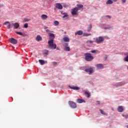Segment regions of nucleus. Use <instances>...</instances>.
<instances>
[{
  "label": "nucleus",
  "mask_w": 128,
  "mask_h": 128,
  "mask_svg": "<svg viewBox=\"0 0 128 128\" xmlns=\"http://www.w3.org/2000/svg\"><path fill=\"white\" fill-rule=\"evenodd\" d=\"M48 48L52 50H56V44L54 43L53 39H50L48 40Z\"/></svg>",
  "instance_id": "f257e3e1"
},
{
  "label": "nucleus",
  "mask_w": 128,
  "mask_h": 128,
  "mask_svg": "<svg viewBox=\"0 0 128 128\" xmlns=\"http://www.w3.org/2000/svg\"><path fill=\"white\" fill-rule=\"evenodd\" d=\"M85 60L87 62H92L94 60V57L90 53H86L85 54Z\"/></svg>",
  "instance_id": "f03ea898"
},
{
  "label": "nucleus",
  "mask_w": 128,
  "mask_h": 128,
  "mask_svg": "<svg viewBox=\"0 0 128 128\" xmlns=\"http://www.w3.org/2000/svg\"><path fill=\"white\" fill-rule=\"evenodd\" d=\"M78 10H80V8L78 7L73 8L72 11V16H76Z\"/></svg>",
  "instance_id": "7ed1b4c3"
},
{
  "label": "nucleus",
  "mask_w": 128,
  "mask_h": 128,
  "mask_svg": "<svg viewBox=\"0 0 128 128\" xmlns=\"http://www.w3.org/2000/svg\"><path fill=\"white\" fill-rule=\"evenodd\" d=\"M68 104L70 108H76V104L74 102L69 101Z\"/></svg>",
  "instance_id": "20e7f679"
},
{
  "label": "nucleus",
  "mask_w": 128,
  "mask_h": 128,
  "mask_svg": "<svg viewBox=\"0 0 128 128\" xmlns=\"http://www.w3.org/2000/svg\"><path fill=\"white\" fill-rule=\"evenodd\" d=\"M104 40V38L102 36H99L98 38H96V44H100Z\"/></svg>",
  "instance_id": "39448f33"
},
{
  "label": "nucleus",
  "mask_w": 128,
  "mask_h": 128,
  "mask_svg": "<svg viewBox=\"0 0 128 128\" xmlns=\"http://www.w3.org/2000/svg\"><path fill=\"white\" fill-rule=\"evenodd\" d=\"M9 40L11 44H18V40L14 38H10Z\"/></svg>",
  "instance_id": "423d86ee"
},
{
  "label": "nucleus",
  "mask_w": 128,
  "mask_h": 128,
  "mask_svg": "<svg viewBox=\"0 0 128 128\" xmlns=\"http://www.w3.org/2000/svg\"><path fill=\"white\" fill-rule=\"evenodd\" d=\"M12 26L14 29L16 30V28H20V24L18 22L13 23L12 24Z\"/></svg>",
  "instance_id": "0eeeda50"
},
{
  "label": "nucleus",
  "mask_w": 128,
  "mask_h": 128,
  "mask_svg": "<svg viewBox=\"0 0 128 128\" xmlns=\"http://www.w3.org/2000/svg\"><path fill=\"white\" fill-rule=\"evenodd\" d=\"M56 8L58 10H62V6L60 3H56Z\"/></svg>",
  "instance_id": "6e6552de"
},
{
  "label": "nucleus",
  "mask_w": 128,
  "mask_h": 128,
  "mask_svg": "<svg viewBox=\"0 0 128 128\" xmlns=\"http://www.w3.org/2000/svg\"><path fill=\"white\" fill-rule=\"evenodd\" d=\"M86 72H88L89 74H92L94 72V70L92 68H87L85 70Z\"/></svg>",
  "instance_id": "1a4fd4ad"
},
{
  "label": "nucleus",
  "mask_w": 128,
  "mask_h": 128,
  "mask_svg": "<svg viewBox=\"0 0 128 128\" xmlns=\"http://www.w3.org/2000/svg\"><path fill=\"white\" fill-rule=\"evenodd\" d=\"M4 26H6V28L8 30L10 28V23L9 22H6L4 24Z\"/></svg>",
  "instance_id": "9d476101"
},
{
  "label": "nucleus",
  "mask_w": 128,
  "mask_h": 128,
  "mask_svg": "<svg viewBox=\"0 0 128 128\" xmlns=\"http://www.w3.org/2000/svg\"><path fill=\"white\" fill-rule=\"evenodd\" d=\"M118 112H124V107H122V106H118Z\"/></svg>",
  "instance_id": "9b49d317"
},
{
  "label": "nucleus",
  "mask_w": 128,
  "mask_h": 128,
  "mask_svg": "<svg viewBox=\"0 0 128 128\" xmlns=\"http://www.w3.org/2000/svg\"><path fill=\"white\" fill-rule=\"evenodd\" d=\"M84 34L82 30H78L75 32V36H82Z\"/></svg>",
  "instance_id": "f8f14e48"
},
{
  "label": "nucleus",
  "mask_w": 128,
  "mask_h": 128,
  "mask_svg": "<svg viewBox=\"0 0 128 128\" xmlns=\"http://www.w3.org/2000/svg\"><path fill=\"white\" fill-rule=\"evenodd\" d=\"M96 66L98 70H101L102 68H104V65H102V64H98Z\"/></svg>",
  "instance_id": "ddd939ff"
},
{
  "label": "nucleus",
  "mask_w": 128,
  "mask_h": 128,
  "mask_svg": "<svg viewBox=\"0 0 128 128\" xmlns=\"http://www.w3.org/2000/svg\"><path fill=\"white\" fill-rule=\"evenodd\" d=\"M48 34L49 36H50V38H51L50 40H54V38H55L54 34H52V33H48Z\"/></svg>",
  "instance_id": "4468645a"
},
{
  "label": "nucleus",
  "mask_w": 128,
  "mask_h": 128,
  "mask_svg": "<svg viewBox=\"0 0 128 128\" xmlns=\"http://www.w3.org/2000/svg\"><path fill=\"white\" fill-rule=\"evenodd\" d=\"M63 40L65 42H70V38L68 37L65 36L63 38Z\"/></svg>",
  "instance_id": "2eb2a0df"
},
{
  "label": "nucleus",
  "mask_w": 128,
  "mask_h": 128,
  "mask_svg": "<svg viewBox=\"0 0 128 128\" xmlns=\"http://www.w3.org/2000/svg\"><path fill=\"white\" fill-rule=\"evenodd\" d=\"M77 102H78V104H82V102H86L82 99L78 98L77 100Z\"/></svg>",
  "instance_id": "dca6fc26"
},
{
  "label": "nucleus",
  "mask_w": 128,
  "mask_h": 128,
  "mask_svg": "<svg viewBox=\"0 0 128 128\" xmlns=\"http://www.w3.org/2000/svg\"><path fill=\"white\" fill-rule=\"evenodd\" d=\"M41 18L44 20H46V18H48V16L46 14H43L41 16Z\"/></svg>",
  "instance_id": "f3484780"
},
{
  "label": "nucleus",
  "mask_w": 128,
  "mask_h": 128,
  "mask_svg": "<svg viewBox=\"0 0 128 128\" xmlns=\"http://www.w3.org/2000/svg\"><path fill=\"white\" fill-rule=\"evenodd\" d=\"M43 54L44 56H46L48 54V50H44Z\"/></svg>",
  "instance_id": "a211bd4d"
},
{
  "label": "nucleus",
  "mask_w": 128,
  "mask_h": 128,
  "mask_svg": "<svg viewBox=\"0 0 128 128\" xmlns=\"http://www.w3.org/2000/svg\"><path fill=\"white\" fill-rule=\"evenodd\" d=\"M64 50H66V52H70V48L68 46H64Z\"/></svg>",
  "instance_id": "6ab92c4d"
},
{
  "label": "nucleus",
  "mask_w": 128,
  "mask_h": 128,
  "mask_svg": "<svg viewBox=\"0 0 128 128\" xmlns=\"http://www.w3.org/2000/svg\"><path fill=\"white\" fill-rule=\"evenodd\" d=\"M70 88L72 90H80V88L78 86H70Z\"/></svg>",
  "instance_id": "aec40b11"
},
{
  "label": "nucleus",
  "mask_w": 128,
  "mask_h": 128,
  "mask_svg": "<svg viewBox=\"0 0 128 128\" xmlns=\"http://www.w3.org/2000/svg\"><path fill=\"white\" fill-rule=\"evenodd\" d=\"M36 40L38 42H40V40H42V36H40V35L37 36L36 38Z\"/></svg>",
  "instance_id": "412c9836"
},
{
  "label": "nucleus",
  "mask_w": 128,
  "mask_h": 128,
  "mask_svg": "<svg viewBox=\"0 0 128 128\" xmlns=\"http://www.w3.org/2000/svg\"><path fill=\"white\" fill-rule=\"evenodd\" d=\"M16 34H19V36H24V35L22 32L16 31Z\"/></svg>",
  "instance_id": "4be33fe9"
},
{
  "label": "nucleus",
  "mask_w": 128,
  "mask_h": 128,
  "mask_svg": "<svg viewBox=\"0 0 128 128\" xmlns=\"http://www.w3.org/2000/svg\"><path fill=\"white\" fill-rule=\"evenodd\" d=\"M112 2H113L112 0H108L106 2V4H112Z\"/></svg>",
  "instance_id": "5701e85b"
},
{
  "label": "nucleus",
  "mask_w": 128,
  "mask_h": 128,
  "mask_svg": "<svg viewBox=\"0 0 128 128\" xmlns=\"http://www.w3.org/2000/svg\"><path fill=\"white\" fill-rule=\"evenodd\" d=\"M54 26H58V24H60V22H58V21L55 20L54 22Z\"/></svg>",
  "instance_id": "b1692460"
},
{
  "label": "nucleus",
  "mask_w": 128,
  "mask_h": 128,
  "mask_svg": "<svg viewBox=\"0 0 128 128\" xmlns=\"http://www.w3.org/2000/svg\"><path fill=\"white\" fill-rule=\"evenodd\" d=\"M38 62L42 66H44V60H40Z\"/></svg>",
  "instance_id": "393cba45"
},
{
  "label": "nucleus",
  "mask_w": 128,
  "mask_h": 128,
  "mask_svg": "<svg viewBox=\"0 0 128 128\" xmlns=\"http://www.w3.org/2000/svg\"><path fill=\"white\" fill-rule=\"evenodd\" d=\"M100 110L102 114H104V116H108V114L106 113V112H104V111L100 109Z\"/></svg>",
  "instance_id": "a878e982"
},
{
  "label": "nucleus",
  "mask_w": 128,
  "mask_h": 128,
  "mask_svg": "<svg viewBox=\"0 0 128 128\" xmlns=\"http://www.w3.org/2000/svg\"><path fill=\"white\" fill-rule=\"evenodd\" d=\"M92 24H90L89 28H88V30H87V31L90 32V30H92Z\"/></svg>",
  "instance_id": "bb28decb"
},
{
  "label": "nucleus",
  "mask_w": 128,
  "mask_h": 128,
  "mask_svg": "<svg viewBox=\"0 0 128 128\" xmlns=\"http://www.w3.org/2000/svg\"><path fill=\"white\" fill-rule=\"evenodd\" d=\"M77 6L78 7V8H84V6L82 4H78Z\"/></svg>",
  "instance_id": "cd10ccee"
},
{
  "label": "nucleus",
  "mask_w": 128,
  "mask_h": 128,
  "mask_svg": "<svg viewBox=\"0 0 128 128\" xmlns=\"http://www.w3.org/2000/svg\"><path fill=\"white\" fill-rule=\"evenodd\" d=\"M83 36H91V34H90L84 33Z\"/></svg>",
  "instance_id": "c85d7f7f"
},
{
  "label": "nucleus",
  "mask_w": 128,
  "mask_h": 128,
  "mask_svg": "<svg viewBox=\"0 0 128 128\" xmlns=\"http://www.w3.org/2000/svg\"><path fill=\"white\" fill-rule=\"evenodd\" d=\"M85 94H86V96H87V98H90V93H88V92H86Z\"/></svg>",
  "instance_id": "c756f323"
},
{
  "label": "nucleus",
  "mask_w": 128,
  "mask_h": 128,
  "mask_svg": "<svg viewBox=\"0 0 128 128\" xmlns=\"http://www.w3.org/2000/svg\"><path fill=\"white\" fill-rule=\"evenodd\" d=\"M24 28H28V24L26 23L24 24Z\"/></svg>",
  "instance_id": "7c9ffc66"
},
{
  "label": "nucleus",
  "mask_w": 128,
  "mask_h": 128,
  "mask_svg": "<svg viewBox=\"0 0 128 128\" xmlns=\"http://www.w3.org/2000/svg\"><path fill=\"white\" fill-rule=\"evenodd\" d=\"M64 16H63V18H68V14L66 13H64Z\"/></svg>",
  "instance_id": "2f4dec72"
},
{
  "label": "nucleus",
  "mask_w": 128,
  "mask_h": 128,
  "mask_svg": "<svg viewBox=\"0 0 128 128\" xmlns=\"http://www.w3.org/2000/svg\"><path fill=\"white\" fill-rule=\"evenodd\" d=\"M124 62H128V55L124 58Z\"/></svg>",
  "instance_id": "473e14b6"
},
{
  "label": "nucleus",
  "mask_w": 128,
  "mask_h": 128,
  "mask_svg": "<svg viewBox=\"0 0 128 128\" xmlns=\"http://www.w3.org/2000/svg\"><path fill=\"white\" fill-rule=\"evenodd\" d=\"M122 116H124V118H128V114H122Z\"/></svg>",
  "instance_id": "72a5a7b5"
},
{
  "label": "nucleus",
  "mask_w": 128,
  "mask_h": 128,
  "mask_svg": "<svg viewBox=\"0 0 128 128\" xmlns=\"http://www.w3.org/2000/svg\"><path fill=\"white\" fill-rule=\"evenodd\" d=\"M64 46H68V43L65 42L63 44Z\"/></svg>",
  "instance_id": "f704fd0d"
},
{
  "label": "nucleus",
  "mask_w": 128,
  "mask_h": 128,
  "mask_svg": "<svg viewBox=\"0 0 128 128\" xmlns=\"http://www.w3.org/2000/svg\"><path fill=\"white\" fill-rule=\"evenodd\" d=\"M24 22H30V19L24 18Z\"/></svg>",
  "instance_id": "c9c22d12"
},
{
  "label": "nucleus",
  "mask_w": 128,
  "mask_h": 128,
  "mask_svg": "<svg viewBox=\"0 0 128 128\" xmlns=\"http://www.w3.org/2000/svg\"><path fill=\"white\" fill-rule=\"evenodd\" d=\"M46 32H48V34H50V32H52V31L50 30H46Z\"/></svg>",
  "instance_id": "e433bc0d"
},
{
  "label": "nucleus",
  "mask_w": 128,
  "mask_h": 128,
  "mask_svg": "<svg viewBox=\"0 0 128 128\" xmlns=\"http://www.w3.org/2000/svg\"><path fill=\"white\" fill-rule=\"evenodd\" d=\"M122 4H124V3H126V0H122Z\"/></svg>",
  "instance_id": "4c0bfd02"
},
{
  "label": "nucleus",
  "mask_w": 128,
  "mask_h": 128,
  "mask_svg": "<svg viewBox=\"0 0 128 128\" xmlns=\"http://www.w3.org/2000/svg\"><path fill=\"white\" fill-rule=\"evenodd\" d=\"M52 64H53L54 66H56V62H52Z\"/></svg>",
  "instance_id": "58836bf2"
},
{
  "label": "nucleus",
  "mask_w": 128,
  "mask_h": 128,
  "mask_svg": "<svg viewBox=\"0 0 128 128\" xmlns=\"http://www.w3.org/2000/svg\"><path fill=\"white\" fill-rule=\"evenodd\" d=\"M88 42H90V44H92L94 42L92 40H89V41H88Z\"/></svg>",
  "instance_id": "ea45409f"
},
{
  "label": "nucleus",
  "mask_w": 128,
  "mask_h": 128,
  "mask_svg": "<svg viewBox=\"0 0 128 128\" xmlns=\"http://www.w3.org/2000/svg\"><path fill=\"white\" fill-rule=\"evenodd\" d=\"M96 50H93L92 51H91V52H92V54H94V52H96Z\"/></svg>",
  "instance_id": "a19ab883"
},
{
  "label": "nucleus",
  "mask_w": 128,
  "mask_h": 128,
  "mask_svg": "<svg viewBox=\"0 0 128 128\" xmlns=\"http://www.w3.org/2000/svg\"><path fill=\"white\" fill-rule=\"evenodd\" d=\"M100 102L99 101L96 102V104H100Z\"/></svg>",
  "instance_id": "79ce46f5"
},
{
  "label": "nucleus",
  "mask_w": 128,
  "mask_h": 128,
  "mask_svg": "<svg viewBox=\"0 0 128 128\" xmlns=\"http://www.w3.org/2000/svg\"><path fill=\"white\" fill-rule=\"evenodd\" d=\"M61 14H66L65 12H61Z\"/></svg>",
  "instance_id": "37998d69"
},
{
  "label": "nucleus",
  "mask_w": 128,
  "mask_h": 128,
  "mask_svg": "<svg viewBox=\"0 0 128 128\" xmlns=\"http://www.w3.org/2000/svg\"><path fill=\"white\" fill-rule=\"evenodd\" d=\"M48 28L46 27V26L44 27V29H45V30H46V28Z\"/></svg>",
  "instance_id": "c03bdc74"
},
{
  "label": "nucleus",
  "mask_w": 128,
  "mask_h": 128,
  "mask_svg": "<svg viewBox=\"0 0 128 128\" xmlns=\"http://www.w3.org/2000/svg\"><path fill=\"white\" fill-rule=\"evenodd\" d=\"M113 2H118V0H113Z\"/></svg>",
  "instance_id": "a18cd8bd"
},
{
  "label": "nucleus",
  "mask_w": 128,
  "mask_h": 128,
  "mask_svg": "<svg viewBox=\"0 0 128 128\" xmlns=\"http://www.w3.org/2000/svg\"><path fill=\"white\" fill-rule=\"evenodd\" d=\"M108 16L109 18H110V16Z\"/></svg>",
  "instance_id": "49530a36"
},
{
  "label": "nucleus",
  "mask_w": 128,
  "mask_h": 128,
  "mask_svg": "<svg viewBox=\"0 0 128 128\" xmlns=\"http://www.w3.org/2000/svg\"><path fill=\"white\" fill-rule=\"evenodd\" d=\"M126 128H128V125L126 126Z\"/></svg>",
  "instance_id": "de8ad7c7"
},
{
  "label": "nucleus",
  "mask_w": 128,
  "mask_h": 128,
  "mask_svg": "<svg viewBox=\"0 0 128 128\" xmlns=\"http://www.w3.org/2000/svg\"><path fill=\"white\" fill-rule=\"evenodd\" d=\"M57 50H58V48H57Z\"/></svg>",
  "instance_id": "09e8293b"
}]
</instances>
